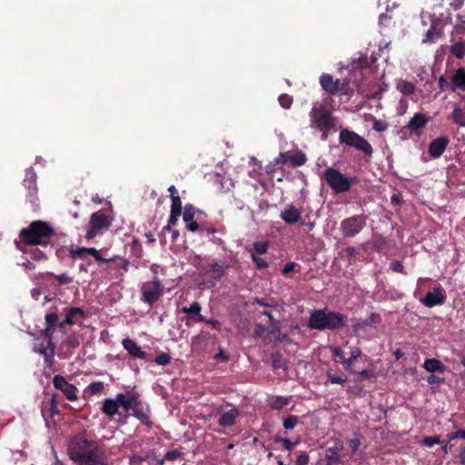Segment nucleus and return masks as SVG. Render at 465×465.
Segmentation results:
<instances>
[{
	"instance_id": "obj_26",
	"label": "nucleus",
	"mask_w": 465,
	"mask_h": 465,
	"mask_svg": "<svg viewBox=\"0 0 465 465\" xmlns=\"http://www.w3.org/2000/svg\"><path fill=\"white\" fill-rule=\"evenodd\" d=\"M362 355L361 350L358 347H353L351 349L350 357L346 358V360L341 361V365L344 370L353 372V364L354 362L361 358Z\"/></svg>"
},
{
	"instance_id": "obj_31",
	"label": "nucleus",
	"mask_w": 465,
	"mask_h": 465,
	"mask_svg": "<svg viewBox=\"0 0 465 465\" xmlns=\"http://www.w3.org/2000/svg\"><path fill=\"white\" fill-rule=\"evenodd\" d=\"M340 448L335 445L333 447H331L326 451L325 460L327 462V465H336L340 461V456H339Z\"/></svg>"
},
{
	"instance_id": "obj_46",
	"label": "nucleus",
	"mask_w": 465,
	"mask_h": 465,
	"mask_svg": "<svg viewBox=\"0 0 465 465\" xmlns=\"http://www.w3.org/2000/svg\"><path fill=\"white\" fill-rule=\"evenodd\" d=\"M278 101L281 106L283 107L284 109L291 108L292 104V97L286 94H281L278 98Z\"/></svg>"
},
{
	"instance_id": "obj_6",
	"label": "nucleus",
	"mask_w": 465,
	"mask_h": 465,
	"mask_svg": "<svg viewBox=\"0 0 465 465\" xmlns=\"http://www.w3.org/2000/svg\"><path fill=\"white\" fill-rule=\"evenodd\" d=\"M321 177L336 193L349 192L351 185L358 182L357 177L346 176L333 167L325 169Z\"/></svg>"
},
{
	"instance_id": "obj_44",
	"label": "nucleus",
	"mask_w": 465,
	"mask_h": 465,
	"mask_svg": "<svg viewBox=\"0 0 465 465\" xmlns=\"http://www.w3.org/2000/svg\"><path fill=\"white\" fill-rule=\"evenodd\" d=\"M182 456V453L180 450H169L166 452V454L164 455V458L163 460H161L159 461V464L160 465H163V461L164 460H177L178 458H180Z\"/></svg>"
},
{
	"instance_id": "obj_55",
	"label": "nucleus",
	"mask_w": 465,
	"mask_h": 465,
	"mask_svg": "<svg viewBox=\"0 0 465 465\" xmlns=\"http://www.w3.org/2000/svg\"><path fill=\"white\" fill-rule=\"evenodd\" d=\"M348 445L349 448L351 450L352 453H355L361 446V440L359 438L351 439L348 441Z\"/></svg>"
},
{
	"instance_id": "obj_11",
	"label": "nucleus",
	"mask_w": 465,
	"mask_h": 465,
	"mask_svg": "<svg viewBox=\"0 0 465 465\" xmlns=\"http://www.w3.org/2000/svg\"><path fill=\"white\" fill-rule=\"evenodd\" d=\"M69 253L73 259H83L84 254H90L95 259V261L101 262H111L118 258L117 255L113 256L111 258H104L101 255L100 251L94 247H80L76 249L71 248L69 250Z\"/></svg>"
},
{
	"instance_id": "obj_50",
	"label": "nucleus",
	"mask_w": 465,
	"mask_h": 465,
	"mask_svg": "<svg viewBox=\"0 0 465 465\" xmlns=\"http://www.w3.org/2000/svg\"><path fill=\"white\" fill-rule=\"evenodd\" d=\"M307 158L303 153H297L292 158V163L295 166H301L305 163Z\"/></svg>"
},
{
	"instance_id": "obj_30",
	"label": "nucleus",
	"mask_w": 465,
	"mask_h": 465,
	"mask_svg": "<svg viewBox=\"0 0 465 465\" xmlns=\"http://www.w3.org/2000/svg\"><path fill=\"white\" fill-rule=\"evenodd\" d=\"M229 266L224 262H214L212 264L211 272L213 278L219 281L227 272Z\"/></svg>"
},
{
	"instance_id": "obj_36",
	"label": "nucleus",
	"mask_w": 465,
	"mask_h": 465,
	"mask_svg": "<svg viewBox=\"0 0 465 465\" xmlns=\"http://www.w3.org/2000/svg\"><path fill=\"white\" fill-rule=\"evenodd\" d=\"M450 50L455 57L462 59L465 56V42H457L453 44Z\"/></svg>"
},
{
	"instance_id": "obj_37",
	"label": "nucleus",
	"mask_w": 465,
	"mask_h": 465,
	"mask_svg": "<svg viewBox=\"0 0 465 465\" xmlns=\"http://www.w3.org/2000/svg\"><path fill=\"white\" fill-rule=\"evenodd\" d=\"M270 406L273 410H282L289 403V398L277 396L270 401Z\"/></svg>"
},
{
	"instance_id": "obj_14",
	"label": "nucleus",
	"mask_w": 465,
	"mask_h": 465,
	"mask_svg": "<svg viewBox=\"0 0 465 465\" xmlns=\"http://www.w3.org/2000/svg\"><path fill=\"white\" fill-rule=\"evenodd\" d=\"M240 412L234 406L227 404L223 409L221 408L219 425L222 427H232L235 424L236 419L239 417Z\"/></svg>"
},
{
	"instance_id": "obj_3",
	"label": "nucleus",
	"mask_w": 465,
	"mask_h": 465,
	"mask_svg": "<svg viewBox=\"0 0 465 465\" xmlns=\"http://www.w3.org/2000/svg\"><path fill=\"white\" fill-rule=\"evenodd\" d=\"M347 323L346 315L325 307L310 312L308 327L318 331L337 330L345 327Z\"/></svg>"
},
{
	"instance_id": "obj_23",
	"label": "nucleus",
	"mask_w": 465,
	"mask_h": 465,
	"mask_svg": "<svg viewBox=\"0 0 465 465\" xmlns=\"http://www.w3.org/2000/svg\"><path fill=\"white\" fill-rule=\"evenodd\" d=\"M117 399L119 401V405L122 406L124 411H134V409L140 405L139 397L135 394H124V393H118Z\"/></svg>"
},
{
	"instance_id": "obj_34",
	"label": "nucleus",
	"mask_w": 465,
	"mask_h": 465,
	"mask_svg": "<svg viewBox=\"0 0 465 465\" xmlns=\"http://www.w3.org/2000/svg\"><path fill=\"white\" fill-rule=\"evenodd\" d=\"M30 254L31 258L35 261H44L47 259V252H50L49 249L42 250L38 247H35L30 251H24Z\"/></svg>"
},
{
	"instance_id": "obj_8",
	"label": "nucleus",
	"mask_w": 465,
	"mask_h": 465,
	"mask_svg": "<svg viewBox=\"0 0 465 465\" xmlns=\"http://www.w3.org/2000/svg\"><path fill=\"white\" fill-rule=\"evenodd\" d=\"M156 274V272H154ZM141 300L148 305H153L163 295V285L161 281L154 275L152 281L143 282L140 287Z\"/></svg>"
},
{
	"instance_id": "obj_56",
	"label": "nucleus",
	"mask_w": 465,
	"mask_h": 465,
	"mask_svg": "<svg viewBox=\"0 0 465 465\" xmlns=\"http://www.w3.org/2000/svg\"><path fill=\"white\" fill-rule=\"evenodd\" d=\"M439 443H440V440L438 437H425L423 440V445L428 448H431L435 444H439Z\"/></svg>"
},
{
	"instance_id": "obj_19",
	"label": "nucleus",
	"mask_w": 465,
	"mask_h": 465,
	"mask_svg": "<svg viewBox=\"0 0 465 465\" xmlns=\"http://www.w3.org/2000/svg\"><path fill=\"white\" fill-rule=\"evenodd\" d=\"M445 301V295L441 287H435L432 292H428L420 299V302L427 307L431 308L438 304H442Z\"/></svg>"
},
{
	"instance_id": "obj_61",
	"label": "nucleus",
	"mask_w": 465,
	"mask_h": 465,
	"mask_svg": "<svg viewBox=\"0 0 465 465\" xmlns=\"http://www.w3.org/2000/svg\"><path fill=\"white\" fill-rule=\"evenodd\" d=\"M373 129L377 132H382L387 129V124L382 121H375L373 124Z\"/></svg>"
},
{
	"instance_id": "obj_51",
	"label": "nucleus",
	"mask_w": 465,
	"mask_h": 465,
	"mask_svg": "<svg viewBox=\"0 0 465 465\" xmlns=\"http://www.w3.org/2000/svg\"><path fill=\"white\" fill-rule=\"evenodd\" d=\"M252 260L255 262L257 268L259 269H265L268 268L269 264L267 262H265L263 259L258 257L256 253L252 252L251 253Z\"/></svg>"
},
{
	"instance_id": "obj_22",
	"label": "nucleus",
	"mask_w": 465,
	"mask_h": 465,
	"mask_svg": "<svg viewBox=\"0 0 465 465\" xmlns=\"http://www.w3.org/2000/svg\"><path fill=\"white\" fill-rule=\"evenodd\" d=\"M430 119L421 113H416L408 122L406 127L411 132L420 134V130L425 127Z\"/></svg>"
},
{
	"instance_id": "obj_2",
	"label": "nucleus",
	"mask_w": 465,
	"mask_h": 465,
	"mask_svg": "<svg viewBox=\"0 0 465 465\" xmlns=\"http://www.w3.org/2000/svg\"><path fill=\"white\" fill-rule=\"evenodd\" d=\"M60 316L57 309H54L45 315V328L41 331V335L47 339V344L39 343L34 348V351L44 356L45 365L52 369L54 362V354L56 343L54 341V334L56 331V322Z\"/></svg>"
},
{
	"instance_id": "obj_17",
	"label": "nucleus",
	"mask_w": 465,
	"mask_h": 465,
	"mask_svg": "<svg viewBox=\"0 0 465 465\" xmlns=\"http://www.w3.org/2000/svg\"><path fill=\"white\" fill-rule=\"evenodd\" d=\"M122 346L133 359L147 361V353L142 350L134 340L129 337L124 338L122 341Z\"/></svg>"
},
{
	"instance_id": "obj_40",
	"label": "nucleus",
	"mask_w": 465,
	"mask_h": 465,
	"mask_svg": "<svg viewBox=\"0 0 465 465\" xmlns=\"http://www.w3.org/2000/svg\"><path fill=\"white\" fill-rule=\"evenodd\" d=\"M195 208L192 204H186L183 213V220L185 223L193 221Z\"/></svg>"
},
{
	"instance_id": "obj_41",
	"label": "nucleus",
	"mask_w": 465,
	"mask_h": 465,
	"mask_svg": "<svg viewBox=\"0 0 465 465\" xmlns=\"http://www.w3.org/2000/svg\"><path fill=\"white\" fill-rule=\"evenodd\" d=\"M46 274L55 278L61 285H66L73 282V278L70 277L67 273H61L56 275L54 272H47Z\"/></svg>"
},
{
	"instance_id": "obj_53",
	"label": "nucleus",
	"mask_w": 465,
	"mask_h": 465,
	"mask_svg": "<svg viewBox=\"0 0 465 465\" xmlns=\"http://www.w3.org/2000/svg\"><path fill=\"white\" fill-rule=\"evenodd\" d=\"M326 377L328 381L332 384H341L343 385L346 382V378L341 376L331 375L330 372H327Z\"/></svg>"
},
{
	"instance_id": "obj_38",
	"label": "nucleus",
	"mask_w": 465,
	"mask_h": 465,
	"mask_svg": "<svg viewBox=\"0 0 465 465\" xmlns=\"http://www.w3.org/2000/svg\"><path fill=\"white\" fill-rule=\"evenodd\" d=\"M63 344L69 348H77L80 345V336L76 332H71L64 341Z\"/></svg>"
},
{
	"instance_id": "obj_15",
	"label": "nucleus",
	"mask_w": 465,
	"mask_h": 465,
	"mask_svg": "<svg viewBox=\"0 0 465 465\" xmlns=\"http://www.w3.org/2000/svg\"><path fill=\"white\" fill-rule=\"evenodd\" d=\"M302 210L294 204H287L280 213L281 219L287 224H294L302 223Z\"/></svg>"
},
{
	"instance_id": "obj_21",
	"label": "nucleus",
	"mask_w": 465,
	"mask_h": 465,
	"mask_svg": "<svg viewBox=\"0 0 465 465\" xmlns=\"http://www.w3.org/2000/svg\"><path fill=\"white\" fill-rule=\"evenodd\" d=\"M450 90L451 92L465 90V68L459 67L450 76Z\"/></svg>"
},
{
	"instance_id": "obj_52",
	"label": "nucleus",
	"mask_w": 465,
	"mask_h": 465,
	"mask_svg": "<svg viewBox=\"0 0 465 465\" xmlns=\"http://www.w3.org/2000/svg\"><path fill=\"white\" fill-rule=\"evenodd\" d=\"M332 356L339 359V362L341 364V361L346 360L345 353L341 347H331V348Z\"/></svg>"
},
{
	"instance_id": "obj_54",
	"label": "nucleus",
	"mask_w": 465,
	"mask_h": 465,
	"mask_svg": "<svg viewBox=\"0 0 465 465\" xmlns=\"http://www.w3.org/2000/svg\"><path fill=\"white\" fill-rule=\"evenodd\" d=\"M310 461L309 455L306 451L300 452L296 459V465H308Z\"/></svg>"
},
{
	"instance_id": "obj_18",
	"label": "nucleus",
	"mask_w": 465,
	"mask_h": 465,
	"mask_svg": "<svg viewBox=\"0 0 465 465\" xmlns=\"http://www.w3.org/2000/svg\"><path fill=\"white\" fill-rule=\"evenodd\" d=\"M37 175L35 170L32 167H29L25 170V176L23 181L24 186L29 192V198L31 203H35L36 200L37 194V185H36Z\"/></svg>"
},
{
	"instance_id": "obj_63",
	"label": "nucleus",
	"mask_w": 465,
	"mask_h": 465,
	"mask_svg": "<svg viewBox=\"0 0 465 465\" xmlns=\"http://www.w3.org/2000/svg\"><path fill=\"white\" fill-rule=\"evenodd\" d=\"M214 359L224 362L228 361V356L223 349H220L219 352L214 355Z\"/></svg>"
},
{
	"instance_id": "obj_12",
	"label": "nucleus",
	"mask_w": 465,
	"mask_h": 465,
	"mask_svg": "<svg viewBox=\"0 0 465 465\" xmlns=\"http://www.w3.org/2000/svg\"><path fill=\"white\" fill-rule=\"evenodd\" d=\"M53 384L57 390H60L69 401H73L77 399V388L74 384L69 383L62 375H55L53 379Z\"/></svg>"
},
{
	"instance_id": "obj_4",
	"label": "nucleus",
	"mask_w": 465,
	"mask_h": 465,
	"mask_svg": "<svg viewBox=\"0 0 465 465\" xmlns=\"http://www.w3.org/2000/svg\"><path fill=\"white\" fill-rule=\"evenodd\" d=\"M54 233V228L46 222L35 221L30 223L27 228H24L20 232L21 241L28 245H40L45 249L52 251L53 245L49 243L45 238Z\"/></svg>"
},
{
	"instance_id": "obj_16",
	"label": "nucleus",
	"mask_w": 465,
	"mask_h": 465,
	"mask_svg": "<svg viewBox=\"0 0 465 465\" xmlns=\"http://www.w3.org/2000/svg\"><path fill=\"white\" fill-rule=\"evenodd\" d=\"M450 143V139L447 136H440L432 140L428 148L429 154L433 159L440 158Z\"/></svg>"
},
{
	"instance_id": "obj_20",
	"label": "nucleus",
	"mask_w": 465,
	"mask_h": 465,
	"mask_svg": "<svg viewBox=\"0 0 465 465\" xmlns=\"http://www.w3.org/2000/svg\"><path fill=\"white\" fill-rule=\"evenodd\" d=\"M320 84L322 89L329 94H336L341 90V81L339 79L334 80L331 74H322L320 77Z\"/></svg>"
},
{
	"instance_id": "obj_39",
	"label": "nucleus",
	"mask_w": 465,
	"mask_h": 465,
	"mask_svg": "<svg viewBox=\"0 0 465 465\" xmlns=\"http://www.w3.org/2000/svg\"><path fill=\"white\" fill-rule=\"evenodd\" d=\"M104 389V383L103 381H94L90 383L85 391L89 392L92 395H97L102 393Z\"/></svg>"
},
{
	"instance_id": "obj_42",
	"label": "nucleus",
	"mask_w": 465,
	"mask_h": 465,
	"mask_svg": "<svg viewBox=\"0 0 465 465\" xmlns=\"http://www.w3.org/2000/svg\"><path fill=\"white\" fill-rule=\"evenodd\" d=\"M153 361L160 366H166L171 362V356L167 352H162L157 355Z\"/></svg>"
},
{
	"instance_id": "obj_59",
	"label": "nucleus",
	"mask_w": 465,
	"mask_h": 465,
	"mask_svg": "<svg viewBox=\"0 0 465 465\" xmlns=\"http://www.w3.org/2000/svg\"><path fill=\"white\" fill-rule=\"evenodd\" d=\"M359 379L366 380L371 379L374 376V372L371 370H362L357 373Z\"/></svg>"
},
{
	"instance_id": "obj_25",
	"label": "nucleus",
	"mask_w": 465,
	"mask_h": 465,
	"mask_svg": "<svg viewBox=\"0 0 465 465\" xmlns=\"http://www.w3.org/2000/svg\"><path fill=\"white\" fill-rule=\"evenodd\" d=\"M119 407L117 397L115 399L107 398L103 401L101 411L106 416L112 418L118 412Z\"/></svg>"
},
{
	"instance_id": "obj_48",
	"label": "nucleus",
	"mask_w": 465,
	"mask_h": 465,
	"mask_svg": "<svg viewBox=\"0 0 465 465\" xmlns=\"http://www.w3.org/2000/svg\"><path fill=\"white\" fill-rule=\"evenodd\" d=\"M268 242H256L253 243L252 248L257 254H264L268 251Z\"/></svg>"
},
{
	"instance_id": "obj_49",
	"label": "nucleus",
	"mask_w": 465,
	"mask_h": 465,
	"mask_svg": "<svg viewBox=\"0 0 465 465\" xmlns=\"http://www.w3.org/2000/svg\"><path fill=\"white\" fill-rule=\"evenodd\" d=\"M390 268H391V271H393L395 272H399V273H401V274H406L403 263L401 261L393 260L391 262Z\"/></svg>"
},
{
	"instance_id": "obj_5",
	"label": "nucleus",
	"mask_w": 465,
	"mask_h": 465,
	"mask_svg": "<svg viewBox=\"0 0 465 465\" xmlns=\"http://www.w3.org/2000/svg\"><path fill=\"white\" fill-rule=\"evenodd\" d=\"M310 127L321 133L322 141L337 131V119L323 106H312L310 114Z\"/></svg>"
},
{
	"instance_id": "obj_33",
	"label": "nucleus",
	"mask_w": 465,
	"mask_h": 465,
	"mask_svg": "<svg viewBox=\"0 0 465 465\" xmlns=\"http://www.w3.org/2000/svg\"><path fill=\"white\" fill-rule=\"evenodd\" d=\"M396 88L404 95H410L415 91L414 84L411 82L406 80H399Z\"/></svg>"
},
{
	"instance_id": "obj_27",
	"label": "nucleus",
	"mask_w": 465,
	"mask_h": 465,
	"mask_svg": "<svg viewBox=\"0 0 465 465\" xmlns=\"http://www.w3.org/2000/svg\"><path fill=\"white\" fill-rule=\"evenodd\" d=\"M423 367L427 371L431 373H443L446 369L444 364L437 359H426Z\"/></svg>"
},
{
	"instance_id": "obj_35",
	"label": "nucleus",
	"mask_w": 465,
	"mask_h": 465,
	"mask_svg": "<svg viewBox=\"0 0 465 465\" xmlns=\"http://www.w3.org/2000/svg\"><path fill=\"white\" fill-rule=\"evenodd\" d=\"M374 317L378 318L379 316L372 314L370 318L357 321L355 323L352 324L353 331L359 332L364 330L366 327L371 325Z\"/></svg>"
},
{
	"instance_id": "obj_64",
	"label": "nucleus",
	"mask_w": 465,
	"mask_h": 465,
	"mask_svg": "<svg viewBox=\"0 0 465 465\" xmlns=\"http://www.w3.org/2000/svg\"><path fill=\"white\" fill-rule=\"evenodd\" d=\"M449 437H450V440L465 439V430H459L453 432L452 434H450Z\"/></svg>"
},
{
	"instance_id": "obj_9",
	"label": "nucleus",
	"mask_w": 465,
	"mask_h": 465,
	"mask_svg": "<svg viewBox=\"0 0 465 465\" xmlns=\"http://www.w3.org/2000/svg\"><path fill=\"white\" fill-rule=\"evenodd\" d=\"M367 216L363 214L353 215L341 222L340 230L345 238H351L360 233L366 226Z\"/></svg>"
},
{
	"instance_id": "obj_10",
	"label": "nucleus",
	"mask_w": 465,
	"mask_h": 465,
	"mask_svg": "<svg viewBox=\"0 0 465 465\" xmlns=\"http://www.w3.org/2000/svg\"><path fill=\"white\" fill-rule=\"evenodd\" d=\"M112 220L102 211L93 213L89 221V227L86 231L85 238L90 240L94 238L102 230L111 225Z\"/></svg>"
},
{
	"instance_id": "obj_45",
	"label": "nucleus",
	"mask_w": 465,
	"mask_h": 465,
	"mask_svg": "<svg viewBox=\"0 0 465 465\" xmlns=\"http://www.w3.org/2000/svg\"><path fill=\"white\" fill-rule=\"evenodd\" d=\"M298 423V417L295 415L288 416L283 420L282 425L285 430H292Z\"/></svg>"
},
{
	"instance_id": "obj_62",
	"label": "nucleus",
	"mask_w": 465,
	"mask_h": 465,
	"mask_svg": "<svg viewBox=\"0 0 465 465\" xmlns=\"http://www.w3.org/2000/svg\"><path fill=\"white\" fill-rule=\"evenodd\" d=\"M296 265H297V264H296L294 262H287V263L284 265L283 269H282V274L286 275V274H288L289 272H291L294 271V269H295Z\"/></svg>"
},
{
	"instance_id": "obj_32",
	"label": "nucleus",
	"mask_w": 465,
	"mask_h": 465,
	"mask_svg": "<svg viewBox=\"0 0 465 465\" xmlns=\"http://www.w3.org/2000/svg\"><path fill=\"white\" fill-rule=\"evenodd\" d=\"M451 119L460 127H465V113L459 106L455 105L451 114Z\"/></svg>"
},
{
	"instance_id": "obj_1",
	"label": "nucleus",
	"mask_w": 465,
	"mask_h": 465,
	"mask_svg": "<svg viewBox=\"0 0 465 465\" xmlns=\"http://www.w3.org/2000/svg\"><path fill=\"white\" fill-rule=\"evenodd\" d=\"M70 458L79 465H106L107 457L98 443L82 435L74 436L68 448Z\"/></svg>"
},
{
	"instance_id": "obj_57",
	"label": "nucleus",
	"mask_w": 465,
	"mask_h": 465,
	"mask_svg": "<svg viewBox=\"0 0 465 465\" xmlns=\"http://www.w3.org/2000/svg\"><path fill=\"white\" fill-rule=\"evenodd\" d=\"M146 460V457L140 456L138 454H134L129 458L130 465H137Z\"/></svg>"
},
{
	"instance_id": "obj_43",
	"label": "nucleus",
	"mask_w": 465,
	"mask_h": 465,
	"mask_svg": "<svg viewBox=\"0 0 465 465\" xmlns=\"http://www.w3.org/2000/svg\"><path fill=\"white\" fill-rule=\"evenodd\" d=\"M274 441L276 443H282L283 445L284 449L287 450L288 451H292L293 450L294 446L298 443L297 441L292 442L289 439H284L280 436H275Z\"/></svg>"
},
{
	"instance_id": "obj_29",
	"label": "nucleus",
	"mask_w": 465,
	"mask_h": 465,
	"mask_svg": "<svg viewBox=\"0 0 465 465\" xmlns=\"http://www.w3.org/2000/svg\"><path fill=\"white\" fill-rule=\"evenodd\" d=\"M133 416L139 420L143 424L148 427L152 426L148 408H143L141 406V404L138 405L133 411Z\"/></svg>"
},
{
	"instance_id": "obj_28",
	"label": "nucleus",
	"mask_w": 465,
	"mask_h": 465,
	"mask_svg": "<svg viewBox=\"0 0 465 465\" xmlns=\"http://www.w3.org/2000/svg\"><path fill=\"white\" fill-rule=\"evenodd\" d=\"M438 24L439 22L433 16L431 19L430 27L426 32L425 37L422 40L423 43H432L441 35V31L437 28Z\"/></svg>"
},
{
	"instance_id": "obj_24",
	"label": "nucleus",
	"mask_w": 465,
	"mask_h": 465,
	"mask_svg": "<svg viewBox=\"0 0 465 465\" xmlns=\"http://www.w3.org/2000/svg\"><path fill=\"white\" fill-rule=\"evenodd\" d=\"M202 306L199 302H194L190 306H183L182 312L186 314L185 320L205 321V318L201 314Z\"/></svg>"
},
{
	"instance_id": "obj_7",
	"label": "nucleus",
	"mask_w": 465,
	"mask_h": 465,
	"mask_svg": "<svg viewBox=\"0 0 465 465\" xmlns=\"http://www.w3.org/2000/svg\"><path fill=\"white\" fill-rule=\"evenodd\" d=\"M339 143L341 144H346L350 147H353L367 155H371L373 152L372 146L364 137L348 129H342L340 131Z\"/></svg>"
},
{
	"instance_id": "obj_58",
	"label": "nucleus",
	"mask_w": 465,
	"mask_h": 465,
	"mask_svg": "<svg viewBox=\"0 0 465 465\" xmlns=\"http://www.w3.org/2000/svg\"><path fill=\"white\" fill-rule=\"evenodd\" d=\"M439 88L440 91H444L447 88L450 89V80L448 81L445 76L440 75L438 80Z\"/></svg>"
},
{
	"instance_id": "obj_60",
	"label": "nucleus",
	"mask_w": 465,
	"mask_h": 465,
	"mask_svg": "<svg viewBox=\"0 0 465 465\" xmlns=\"http://www.w3.org/2000/svg\"><path fill=\"white\" fill-rule=\"evenodd\" d=\"M271 358H272V367L274 369L280 368L281 367L280 361L282 360V355L280 353H273V354H272Z\"/></svg>"
},
{
	"instance_id": "obj_13",
	"label": "nucleus",
	"mask_w": 465,
	"mask_h": 465,
	"mask_svg": "<svg viewBox=\"0 0 465 465\" xmlns=\"http://www.w3.org/2000/svg\"><path fill=\"white\" fill-rule=\"evenodd\" d=\"M64 319L56 322V328L63 330L66 325H74L78 323L79 318L84 316V312L79 307H71L64 310Z\"/></svg>"
},
{
	"instance_id": "obj_47",
	"label": "nucleus",
	"mask_w": 465,
	"mask_h": 465,
	"mask_svg": "<svg viewBox=\"0 0 465 465\" xmlns=\"http://www.w3.org/2000/svg\"><path fill=\"white\" fill-rule=\"evenodd\" d=\"M171 200H172L171 212L182 213V201H181L180 196L173 195Z\"/></svg>"
}]
</instances>
